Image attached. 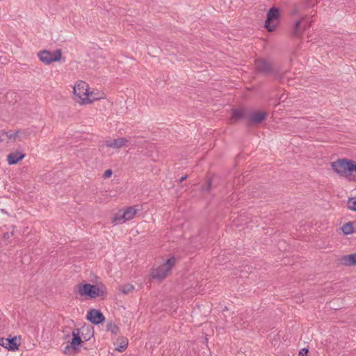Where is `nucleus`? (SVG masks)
<instances>
[{"instance_id":"obj_1","label":"nucleus","mask_w":356,"mask_h":356,"mask_svg":"<svg viewBox=\"0 0 356 356\" xmlns=\"http://www.w3.org/2000/svg\"><path fill=\"white\" fill-rule=\"evenodd\" d=\"M106 93L99 89L92 88L83 80L74 83L72 90V98L80 106L92 104L94 102L106 99Z\"/></svg>"},{"instance_id":"obj_2","label":"nucleus","mask_w":356,"mask_h":356,"mask_svg":"<svg viewBox=\"0 0 356 356\" xmlns=\"http://www.w3.org/2000/svg\"><path fill=\"white\" fill-rule=\"evenodd\" d=\"M93 335L92 329L89 326H83L81 328H75L72 331L71 337H65L66 345L63 353L71 355L79 352L80 346L86 341H88Z\"/></svg>"},{"instance_id":"obj_3","label":"nucleus","mask_w":356,"mask_h":356,"mask_svg":"<svg viewBox=\"0 0 356 356\" xmlns=\"http://www.w3.org/2000/svg\"><path fill=\"white\" fill-rule=\"evenodd\" d=\"M74 292L84 299L104 298L107 294V288L103 284H91L82 281L75 285Z\"/></svg>"},{"instance_id":"obj_4","label":"nucleus","mask_w":356,"mask_h":356,"mask_svg":"<svg viewBox=\"0 0 356 356\" xmlns=\"http://www.w3.org/2000/svg\"><path fill=\"white\" fill-rule=\"evenodd\" d=\"M330 167L339 177L356 181V161L347 158L338 159L331 162Z\"/></svg>"},{"instance_id":"obj_5","label":"nucleus","mask_w":356,"mask_h":356,"mask_svg":"<svg viewBox=\"0 0 356 356\" xmlns=\"http://www.w3.org/2000/svg\"><path fill=\"white\" fill-rule=\"evenodd\" d=\"M176 263L177 259L174 256L168 257L161 264L152 268L150 278L161 282L170 274Z\"/></svg>"},{"instance_id":"obj_6","label":"nucleus","mask_w":356,"mask_h":356,"mask_svg":"<svg viewBox=\"0 0 356 356\" xmlns=\"http://www.w3.org/2000/svg\"><path fill=\"white\" fill-rule=\"evenodd\" d=\"M38 60L45 65H49L53 63L60 62L62 58V51L60 49L50 51L42 49L37 53Z\"/></svg>"},{"instance_id":"obj_7","label":"nucleus","mask_w":356,"mask_h":356,"mask_svg":"<svg viewBox=\"0 0 356 356\" xmlns=\"http://www.w3.org/2000/svg\"><path fill=\"white\" fill-rule=\"evenodd\" d=\"M7 143H24L29 138L30 131L28 129H10L5 130Z\"/></svg>"},{"instance_id":"obj_8","label":"nucleus","mask_w":356,"mask_h":356,"mask_svg":"<svg viewBox=\"0 0 356 356\" xmlns=\"http://www.w3.org/2000/svg\"><path fill=\"white\" fill-rule=\"evenodd\" d=\"M280 19V10L275 7L271 8L267 13L265 22L266 29L270 32L275 31L279 25Z\"/></svg>"},{"instance_id":"obj_9","label":"nucleus","mask_w":356,"mask_h":356,"mask_svg":"<svg viewBox=\"0 0 356 356\" xmlns=\"http://www.w3.org/2000/svg\"><path fill=\"white\" fill-rule=\"evenodd\" d=\"M129 140L126 137H118L115 138H110L105 141V145L114 149L127 147L129 146Z\"/></svg>"},{"instance_id":"obj_10","label":"nucleus","mask_w":356,"mask_h":356,"mask_svg":"<svg viewBox=\"0 0 356 356\" xmlns=\"http://www.w3.org/2000/svg\"><path fill=\"white\" fill-rule=\"evenodd\" d=\"M305 17H301L299 20L296 22L292 29L291 34L293 37L300 38L305 31L307 29L308 24Z\"/></svg>"},{"instance_id":"obj_11","label":"nucleus","mask_w":356,"mask_h":356,"mask_svg":"<svg viewBox=\"0 0 356 356\" xmlns=\"http://www.w3.org/2000/svg\"><path fill=\"white\" fill-rule=\"evenodd\" d=\"M86 316L87 319L94 324H99L105 320L103 314L95 309L88 311Z\"/></svg>"},{"instance_id":"obj_12","label":"nucleus","mask_w":356,"mask_h":356,"mask_svg":"<svg viewBox=\"0 0 356 356\" xmlns=\"http://www.w3.org/2000/svg\"><path fill=\"white\" fill-rule=\"evenodd\" d=\"M21 343V335H15L12 338H8L6 350L11 352H16L19 350Z\"/></svg>"},{"instance_id":"obj_13","label":"nucleus","mask_w":356,"mask_h":356,"mask_svg":"<svg viewBox=\"0 0 356 356\" xmlns=\"http://www.w3.org/2000/svg\"><path fill=\"white\" fill-rule=\"evenodd\" d=\"M340 264L346 267L356 266V252L343 255L340 259Z\"/></svg>"},{"instance_id":"obj_14","label":"nucleus","mask_w":356,"mask_h":356,"mask_svg":"<svg viewBox=\"0 0 356 356\" xmlns=\"http://www.w3.org/2000/svg\"><path fill=\"white\" fill-rule=\"evenodd\" d=\"M25 154L21 152L16 151L7 155V162L9 165H15L24 159Z\"/></svg>"},{"instance_id":"obj_15","label":"nucleus","mask_w":356,"mask_h":356,"mask_svg":"<svg viewBox=\"0 0 356 356\" xmlns=\"http://www.w3.org/2000/svg\"><path fill=\"white\" fill-rule=\"evenodd\" d=\"M127 222L123 208L119 209L112 217L111 223L113 225H121Z\"/></svg>"},{"instance_id":"obj_16","label":"nucleus","mask_w":356,"mask_h":356,"mask_svg":"<svg viewBox=\"0 0 356 356\" xmlns=\"http://www.w3.org/2000/svg\"><path fill=\"white\" fill-rule=\"evenodd\" d=\"M342 233L346 235L356 234V220L344 223L341 227Z\"/></svg>"},{"instance_id":"obj_17","label":"nucleus","mask_w":356,"mask_h":356,"mask_svg":"<svg viewBox=\"0 0 356 356\" xmlns=\"http://www.w3.org/2000/svg\"><path fill=\"white\" fill-rule=\"evenodd\" d=\"M115 350L118 352H123L124 351L129 344V341L127 337H120L116 339V341L115 342Z\"/></svg>"},{"instance_id":"obj_18","label":"nucleus","mask_w":356,"mask_h":356,"mask_svg":"<svg viewBox=\"0 0 356 356\" xmlns=\"http://www.w3.org/2000/svg\"><path fill=\"white\" fill-rule=\"evenodd\" d=\"M123 209H124L127 222L133 220L136 217V216L138 211L137 206L126 207H123Z\"/></svg>"},{"instance_id":"obj_19","label":"nucleus","mask_w":356,"mask_h":356,"mask_svg":"<svg viewBox=\"0 0 356 356\" xmlns=\"http://www.w3.org/2000/svg\"><path fill=\"white\" fill-rule=\"evenodd\" d=\"M266 113L264 111H257L252 113L250 117V120L252 123L258 124L262 122L266 118Z\"/></svg>"},{"instance_id":"obj_20","label":"nucleus","mask_w":356,"mask_h":356,"mask_svg":"<svg viewBox=\"0 0 356 356\" xmlns=\"http://www.w3.org/2000/svg\"><path fill=\"white\" fill-rule=\"evenodd\" d=\"M134 290V286L131 284H124L118 287V291L122 294L127 295Z\"/></svg>"},{"instance_id":"obj_21","label":"nucleus","mask_w":356,"mask_h":356,"mask_svg":"<svg viewBox=\"0 0 356 356\" xmlns=\"http://www.w3.org/2000/svg\"><path fill=\"white\" fill-rule=\"evenodd\" d=\"M243 116V111L241 109H236L232 111L230 121L232 123H234Z\"/></svg>"},{"instance_id":"obj_22","label":"nucleus","mask_w":356,"mask_h":356,"mask_svg":"<svg viewBox=\"0 0 356 356\" xmlns=\"http://www.w3.org/2000/svg\"><path fill=\"white\" fill-rule=\"evenodd\" d=\"M346 206L348 209L356 211V196L348 198Z\"/></svg>"},{"instance_id":"obj_23","label":"nucleus","mask_w":356,"mask_h":356,"mask_svg":"<svg viewBox=\"0 0 356 356\" xmlns=\"http://www.w3.org/2000/svg\"><path fill=\"white\" fill-rule=\"evenodd\" d=\"M107 330L112 334H116L119 332V327L115 323H110L107 325Z\"/></svg>"},{"instance_id":"obj_24","label":"nucleus","mask_w":356,"mask_h":356,"mask_svg":"<svg viewBox=\"0 0 356 356\" xmlns=\"http://www.w3.org/2000/svg\"><path fill=\"white\" fill-rule=\"evenodd\" d=\"M112 175H113L112 170L108 169V170L104 171V175H103V177L104 179H108V178L111 177Z\"/></svg>"},{"instance_id":"obj_25","label":"nucleus","mask_w":356,"mask_h":356,"mask_svg":"<svg viewBox=\"0 0 356 356\" xmlns=\"http://www.w3.org/2000/svg\"><path fill=\"white\" fill-rule=\"evenodd\" d=\"M8 338L0 337V346L6 349Z\"/></svg>"},{"instance_id":"obj_26","label":"nucleus","mask_w":356,"mask_h":356,"mask_svg":"<svg viewBox=\"0 0 356 356\" xmlns=\"http://www.w3.org/2000/svg\"><path fill=\"white\" fill-rule=\"evenodd\" d=\"M6 140L5 130L0 131V144Z\"/></svg>"},{"instance_id":"obj_27","label":"nucleus","mask_w":356,"mask_h":356,"mask_svg":"<svg viewBox=\"0 0 356 356\" xmlns=\"http://www.w3.org/2000/svg\"><path fill=\"white\" fill-rule=\"evenodd\" d=\"M185 179H186V177H181V181H182L185 180Z\"/></svg>"},{"instance_id":"obj_28","label":"nucleus","mask_w":356,"mask_h":356,"mask_svg":"<svg viewBox=\"0 0 356 356\" xmlns=\"http://www.w3.org/2000/svg\"><path fill=\"white\" fill-rule=\"evenodd\" d=\"M261 63V62L258 63V64H257V67H260V65H260Z\"/></svg>"}]
</instances>
